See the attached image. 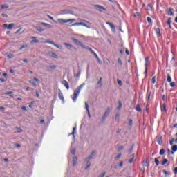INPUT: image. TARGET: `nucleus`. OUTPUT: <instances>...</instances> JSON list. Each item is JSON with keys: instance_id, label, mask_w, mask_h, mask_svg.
Returning a JSON list of instances; mask_svg holds the SVG:
<instances>
[{"instance_id": "a211bd4d", "label": "nucleus", "mask_w": 177, "mask_h": 177, "mask_svg": "<svg viewBox=\"0 0 177 177\" xmlns=\"http://www.w3.org/2000/svg\"><path fill=\"white\" fill-rule=\"evenodd\" d=\"M174 8H172L171 7H170L169 8V11H168V15H169V16H174Z\"/></svg>"}, {"instance_id": "39448f33", "label": "nucleus", "mask_w": 177, "mask_h": 177, "mask_svg": "<svg viewBox=\"0 0 177 177\" xmlns=\"http://www.w3.org/2000/svg\"><path fill=\"white\" fill-rule=\"evenodd\" d=\"M44 44H50L51 45H54L55 48H58V49H63L62 46H59L57 44L52 41H44Z\"/></svg>"}, {"instance_id": "423d86ee", "label": "nucleus", "mask_w": 177, "mask_h": 177, "mask_svg": "<svg viewBox=\"0 0 177 177\" xmlns=\"http://www.w3.org/2000/svg\"><path fill=\"white\" fill-rule=\"evenodd\" d=\"M111 111L110 110V108L108 107L104 113V116L102 117V121H104L106 120V118H107V117H109V115H110Z\"/></svg>"}, {"instance_id": "f03ea898", "label": "nucleus", "mask_w": 177, "mask_h": 177, "mask_svg": "<svg viewBox=\"0 0 177 177\" xmlns=\"http://www.w3.org/2000/svg\"><path fill=\"white\" fill-rule=\"evenodd\" d=\"M84 86H85V83L82 84L74 91L73 97V102H75L77 100V98L78 97L80 93L81 92V89H82Z\"/></svg>"}, {"instance_id": "37998d69", "label": "nucleus", "mask_w": 177, "mask_h": 177, "mask_svg": "<svg viewBox=\"0 0 177 177\" xmlns=\"http://www.w3.org/2000/svg\"><path fill=\"white\" fill-rule=\"evenodd\" d=\"M168 162V159H164L163 161L162 162V165H165Z\"/></svg>"}, {"instance_id": "680f3d73", "label": "nucleus", "mask_w": 177, "mask_h": 177, "mask_svg": "<svg viewBox=\"0 0 177 177\" xmlns=\"http://www.w3.org/2000/svg\"><path fill=\"white\" fill-rule=\"evenodd\" d=\"M147 10H151V5H148L147 6Z\"/></svg>"}, {"instance_id": "6e6552de", "label": "nucleus", "mask_w": 177, "mask_h": 177, "mask_svg": "<svg viewBox=\"0 0 177 177\" xmlns=\"http://www.w3.org/2000/svg\"><path fill=\"white\" fill-rule=\"evenodd\" d=\"M30 39H32L30 41V44L32 45L33 44H39V40L37 39V37L32 36L30 37Z\"/></svg>"}, {"instance_id": "0eeeda50", "label": "nucleus", "mask_w": 177, "mask_h": 177, "mask_svg": "<svg viewBox=\"0 0 177 177\" xmlns=\"http://www.w3.org/2000/svg\"><path fill=\"white\" fill-rule=\"evenodd\" d=\"M93 7L95 8V9H96V10H98V12H102L101 10H106V8L103 7V6L93 5Z\"/></svg>"}, {"instance_id": "3c124183", "label": "nucleus", "mask_w": 177, "mask_h": 177, "mask_svg": "<svg viewBox=\"0 0 177 177\" xmlns=\"http://www.w3.org/2000/svg\"><path fill=\"white\" fill-rule=\"evenodd\" d=\"M70 21H71V23H74V21H75V19H68V23L70 22Z\"/></svg>"}, {"instance_id": "9b49d317", "label": "nucleus", "mask_w": 177, "mask_h": 177, "mask_svg": "<svg viewBox=\"0 0 177 177\" xmlns=\"http://www.w3.org/2000/svg\"><path fill=\"white\" fill-rule=\"evenodd\" d=\"M157 143H158V145H160V146H161V145H162V136H158Z\"/></svg>"}, {"instance_id": "7ed1b4c3", "label": "nucleus", "mask_w": 177, "mask_h": 177, "mask_svg": "<svg viewBox=\"0 0 177 177\" xmlns=\"http://www.w3.org/2000/svg\"><path fill=\"white\" fill-rule=\"evenodd\" d=\"M91 160H92V156H90L84 160V163L86 165V167H84L85 171H88V169L91 168Z\"/></svg>"}, {"instance_id": "49530a36", "label": "nucleus", "mask_w": 177, "mask_h": 177, "mask_svg": "<svg viewBox=\"0 0 177 177\" xmlns=\"http://www.w3.org/2000/svg\"><path fill=\"white\" fill-rule=\"evenodd\" d=\"M71 154H73V156H74V154H75V149H71Z\"/></svg>"}, {"instance_id": "79ce46f5", "label": "nucleus", "mask_w": 177, "mask_h": 177, "mask_svg": "<svg viewBox=\"0 0 177 177\" xmlns=\"http://www.w3.org/2000/svg\"><path fill=\"white\" fill-rule=\"evenodd\" d=\"M144 165H145V167H149V158H147V159H146V161H145V162L144 163Z\"/></svg>"}, {"instance_id": "ddd939ff", "label": "nucleus", "mask_w": 177, "mask_h": 177, "mask_svg": "<svg viewBox=\"0 0 177 177\" xmlns=\"http://www.w3.org/2000/svg\"><path fill=\"white\" fill-rule=\"evenodd\" d=\"M41 24H42V26H45L46 27H48V28H53V26L49 24H46L45 22H41Z\"/></svg>"}, {"instance_id": "a878e982", "label": "nucleus", "mask_w": 177, "mask_h": 177, "mask_svg": "<svg viewBox=\"0 0 177 177\" xmlns=\"http://www.w3.org/2000/svg\"><path fill=\"white\" fill-rule=\"evenodd\" d=\"M136 110L137 111H138L139 113H140L142 111V108L140 107V104H138L136 107Z\"/></svg>"}, {"instance_id": "a19ab883", "label": "nucleus", "mask_w": 177, "mask_h": 177, "mask_svg": "<svg viewBox=\"0 0 177 177\" xmlns=\"http://www.w3.org/2000/svg\"><path fill=\"white\" fill-rule=\"evenodd\" d=\"M57 68V66L56 65L49 66V68H51V70H55Z\"/></svg>"}, {"instance_id": "72a5a7b5", "label": "nucleus", "mask_w": 177, "mask_h": 177, "mask_svg": "<svg viewBox=\"0 0 177 177\" xmlns=\"http://www.w3.org/2000/svg\"><path fill=\"white\" fill-rule=\"evenodd\" d=\"M25 48H28V45H27V44L22 45L20 47L19 50H21L24 49Z\"/></svg>"}, {"instance_id": "2f4dec72", "label": "nucleus", "mask_w": 177, "mask_h": 177, "mask_svg": "<svg viewBox=\"0 0 177 177\" xmlns=\"http://www.w3.org/2000/svg\"><path fill=\"white\" fill-rule=\"evenodd\" d=\"M9 8V6L8 4L1 5V9H8Z\"/></svg>"}, {"instance_id": "e2e57ef3", "label": "nucleus", "mask_w": 177, "mask_h": 177, "mask_svg": "<svg viewBox=\"0 0 177 177\" xmlns=\"http://www.w3.org/2000/svg\"><path fill=\"white\" fill-rule=\"evenodd\" d=\"M133 160H134L133 157L131 158L129 160V164H132V162H133Z\"/></svg>"}, {"instance_id": "6e6d98bb", "label": "nucleus", "mask_w": 177, "mask_h": 177, "mask_svg": "<svg viewBox=\"0 0 177 177\" xmlns=\"http://www.w3.org/2000/svg\"><path fill=\"white\" fill-rule=\"evenodd\" d=\"M21 30H23V28H19L15 32V34H19V32H20V31H21Z\"/></svg>"}, {"instance_id": "8fccbe9b", "label": "nucleus", "mask_w": 177, "mask_h": 177, "mask_svg": "<svg viewBox=\"0 0 177 177\" xmlns=\"http://www.w3.org/2000/svg\"><path fill=\"white\" fill-rule=\"evenodd\" d=\"M155 164L156 165H158L160 164V160H158V159H157V158H155Z\"/></svg>"}, {"instance_id": "4c0bfd02", "label": "nucleus", "mask_w": 177, "mask_h": 177, "mask_svg": "<svg viewBox=\"0 0 177 177\" xmlns=\"http://www.w3.org/2000/svg\"><path fill=\"white\" fill-rule=\"evenodd\" d=\"M102 78L100 77V81L97 82V85H99V86H102L103 85V84L102 83Z\"/></svg>"}, {"instance_id": "864d4df0", "label": "nucleus", "mask_w": 177, "mask_h": 177, "mask_svg": "<svg viewBox=\"0 0 177 177\" xmlns=\"http://www.w3.org/2000/svg\"><path fill=\"white\" fill-rule=\"evenodd\" d=\"M132 124H133L132 119H130V120H129V127H132Z\"/></svg>"}, {"instance_id": "58836bf2", "label": "nucleus", "mask_w": 177, "mask_h": 177, "mask_svg": "<svg viewBox=\"0 0 177 177\" xmlns=\"http://www.w3.org/2000/svg\"><path fill=\"white\" fill-rule=\"evenodd\" d=\"M8 59H13L15 57V55L13 54L10 53L7 55Z\"/></svg>"}, {"instance_id": "774afa93", "label": "nucleus", "mask_w": 177, "mask_h": 177, "mask_svg": "<svg viewBox=\"0 0 177 177\" xmlns=\"http://www.w3.org/2000/svg\"><path fill=\"white\" fill-rule=\"evenodd\" d=\"M174 174H177V167H175V168H174Z\"/></svg>"}, {"instance_id": "de8ad7c7", "label": "nucleus", "mask_w": 177, "mask_h": 177, "mask_svg": "<svg viewBox=\"0 0 177 177\" xmlns=\"http://www.w3.org/2000/svg\"><path fill=\"white\" fill-rule=\"evenodd\" d=\"M174 142H175V140L174 138L169 140V144L171 145V146L174 145Z\"/></svg>"}, {"instance_id": "20e7f679", "label": "nucleus", "mask_w": 177, "mask_h": 177, "mask_svg": "<svg viewBox=\"0 0 177 177\" xmlns=\"http://www.w3.org/2000/svg\"><path fill=\"white\" fill-rule=\"evenodd\" d=\"M74 26H83L84 27H86L87 28H91L86 24L84 22H75L70 26V27H73Z\"/></svg>"}, {"instance_id": "6ab92c4d", "label": "nucleus", "mask_w": 177, "mask_h": 177, "mask_svg": "<svg viewBox=\"0 0 177 177\" xmlns=\"http://www.w3.org/2000/svg\"><path fill=\"white\" fill-rule=\"evenodd\" d=\"M94 56L95 57V59H97L99 64H102V60H100V58H99V57L97 56V54H96V53H94Z\"/></svg>"}, {"instance_id": "2eb2a0df", "label": "nucleus", "mask_w": 177, "mask_h": 177, "mask_svg": "<svg viewBox=\"0 0 177 177\" xmlns=\"http://www.w3.org/2000/svg\"><path fill=\"white\" fill-rule=\"evenodd\" d=\"M75 133H77V126L75 125V127L73 129V132L71 133V135H73V138H75Z\"/></svg>"}, {"instance_id": "c03bdc74", "label": "nucleus", "mask_w": 177, "mask_h": 177, "mask_svg": "<svg viewBox=\"0 0 177 177\" xmlns=\"http://www.w3.org/2000/svg\"><path fill=\"white\" fill-rule=\"evenodd\" d=\"M118 64L119 66H122V62L121 61L120 58L118 59Z\"/></svg>"}, {"instance_id": "b1692460", "label": "nucleus", "mask_w": 177, "mask_h": 177, "mask_svg": "<svg viewBox=\"0 0 177 177\" xmlns=\"http://www.w3.org/2000/svg\"><path fill=\"white\" fill-rule=\"evenodd\" d=\"M59 23H68V19H59Z\"/></svg>"}, {"instance_id": "cd10ccee", "label": "nucleus", "mask_w": 177, "mask_h": 177, "mask_svg": "<svg viewBox=\"0 0 177 177\" xmlns=\"http://www.w3.org/2000/svg\"><path fill=\"white\" fill-rule=\"evenodd\" d=\"M64 45L66 46L67 49H70L71 48H73V45L68 44V43H64Z\"/></svg>"}, {"instance_id": "69168bd1", "label": "nucleus", "mask_w": 177, "mask_h": 177, "mask_svg": "<svg viewBox=\"0 0 177 177\" xmlns=\"http://www.w3.org/2000/svg\"><path fill=\"white\" fill-rule=\"evenodd\" d=\"M37 97H39V92L38 91H36L35 92Z\"/></svg>"}, {"instance_id": "c85d7f7f", "label": "nucleus", "mask_w": 177, "mask_h": 177, "mask_svg": "<svg viewBox=\"0 0 177 177\" xmlns=\"http://www.w3.org/2000/svg\"><path fill=\"white\" fill-rule=\"evenodd\" d=\"M13 27H15V24H10L8 26V30H12V28H13Z\"/></svg>"}, {"instance_id": "f3484780", "label": "nucleus", "mask_w": 177, "mask_h": 177, "mask_svg": "<svg viewBox=\"0 0 177 177\" xmlns=\"http://www.w3.org/2000/svg\"><path fill=\"white\" fill-rule=\"evenodd\" d=\"M106 24H108V26H110V27L113 31H114L115 30V26H114V24H113V23L106 22Z\"/></svg>"}, {"instance_id": "e433bc0d", "label": "nucleus", "mask_w": 177, "mask_h": 177, "mask_svg": "<svg viewBox=\"0 0 177 177\" xmlns=\"http://www.w3.org/2000/svg\"><path fill=\"white\" fill-rule=\"evenodd\" d=\"M165 153V149H162L160 151L159 154H160V156H164Z\"/></svg>"}, {"instance_id": "a18cd8bd", "label": "nucleus", "mask_w": 177, "mask_h": 177, "mask_svg": "<svg viewBox=\"0 0 177 177\" xmlns=\"http://www.w3.org/2000/svg\"><path fill=\"white\" fill-rule=\"evenodd\" d=\"M135 17H140V12H136L134 14Z\"/></svg>"}, {"instance_id": "393cba45", "label": "nucleus", "mask_w": 177, "mask_h": 177, "mask_svg": "<svg viewBox=\"0 0 177 177\" xmlns=\"http://www.w3.org/2000/svg\"><path fill=\"white\" fill-rule=\"evenodd\" d=\"M149 64H150V61H149V58L147 57L145 58V68H147V66H149Z\"/></svg>"}, {"instance_id": "5fc2aeb1", "label": "nucleus", "mask_w": 177, "mask_h": 177, "mask_svg": "<svg viewBox=\"0 0 177 177\" xmlns=\"http://www.w3.org/2000/svg\"><path fill=\"white\" fill-rule=\"evenodd\" d=\"M117 81H118V85H120V86H121V85H122V82L120 80H118V79Z\"/></svg>"}, {"instance_id": "aec40b11", "label": "nucleus", "mask_w": 177, "mask_h": 177, "mask_svg": "<svg viewBox=\"0 0 177 177\" xmlns=\"http://www.w3.org/2000/svg\"><path fill=\"white\" fill-rule=\"evenodd\" d=\"M35 29L37 30V31H39V32H43V31H45V30H44V28H42L39 26H35Z\"/></svg>"}, {"instance_id": "13d9d810", "label": "nucleus", "mask_w": 177, "mask_h": 177, "mask_svg": "<svg viewBox=\"0 0 177 177\" xmlns=\"http://www.w3.org/2000/svg\"><path fill=\"white\" fill-rule=\"evenodd\" d=\"M97 154V153L96 152V151H93L91 156H96Z\"/></svg>"}, {"instance_id": "bb28decb", "label": "nucleus", "mask_w": 177, "mask_h": 177, "mask_svg": "<svg viewBox=\"0 0 177 177\" xmlns=\"http://www.w3.org/2000/svg\"><path fill=\"white\" fill-rule=\"evenodd\" d=\"M156 33L158 37L161 36V30H160V28H158L156 29Z\"/></svg>"}, {"instance_id": "f704fd0d", "label": "nucleus", "mask_w": 177, "mask_h": 177, "mask_svg": "<svg viewBox=\"0 0 177 177\" xmlns=\"http://www.w3.org/2000/svg\"><path fill=\"white\" fill-rule=\"evenodd\" d=\"M87 50H88V52H91V53H93V55H95V51H93V50H92L90 47H86Z\"/></svg>"}, {"instance_id": "c9c22d12", "label": "nucleus", "mask_w": 177, "mask_h": 177, "mask_svg": "<svg viewBox=\"0 0 177 177\" xmlns=\"http://www.w3.org/2000/svg\"><path fill=\"white\" fill-rule=\"evenodd\" d=\"M122 108V104L121 103V101H119V105L117 107L118 110H121V109Z\"/></svg>"}, {"instance_id": "412c9836", "label": "nucleus", "mask_w": 177, "mask_h": 177, "mask_svg": "<svg viewBox=\"0 0 177 177\" xmlns=\"http://www.w3.org/2000/svg\"><path fill=\"white\" fill-rule=\"evenodd\" d=\"M72 41L73 43L75 44V45H80V44L81 43V41H80L78 39L74 38H72Z\"/></svg>"}, {"instance_id": "473e14b6", "label": "nucleus", "mask_w": 177, "mask_h": 177, "mask_svg": "<svg viewBox=\"0 0 177 177\" xmlns=\"http://www.w3.org/2000/svg\"><path fill=\"white\" fill-rule=\"evenodd\" d=\"M58 96L61 100H64V97H63V93H59Z\"/></svg>"}, {"instance_id": "0e129e2a", "label": "nucleus", "mask_w": 177, "mask_h": 177, "mask_svg": "<svg viewBox=\"0 0 177 177\" xmlns=\"http://www.w3.org/2000/svg\"><path fill=\"white\" fill-rule=\"evenodd\" d=\"M152 84H156V76L152 78Z\"/></svg>"}, {"instance_id": "bf43d9fd", "label": "nucleus", "mask_w": 177, "mask_h": 177, "mask_svg": "<svg viewBox=\"0 0 177 177\" xmlns=\"http://www.w3.org/2000/svg\"><path fill=\"white\" fill-rule=\"evenodd\" d=\"M175 85H176V84L174 82L170 83V86H171V88H174L175 86Z\"/></svg>"}, {"instance_id": "09e8293b", "label": "nucleus", "mask_w": 177, "mask_h": 177, "mask_svg": "<svg viewBox=\"0 0 177 177\" xmlns=\"http://www.w3.org/2000/svg\"><path fill=\"white\" fill-rule=\"evenodd\" d=\"M163 111L167 113V105L165 104H163Z\"/></svg>"}, {"instance_id": "603ef678", "label": "nucleus", "mask_w": 177, "mask_h": 177, "mask_svg": "<svg viewBox=\"0 0 177 177\" xmlns=\"http://www.w3.org/2000/svg\"><path fill=\"white\" fill-rule=\"evenodd\" d=\"M147 19L148 23H149V24H151V18L150 17H148L147 18Z\"/></svg>"}, {"instance_id": "338daca9", "label": "nucleus", "mask_w": 177, "mask_h": 177, "mask_svg": "<svg viewBox=\"0 0 177 177\" xmlns=\"http://www.w3.org/2000/svg\"><path fill=\"white\" fill-rule=\"evenodd\" d=\"M1 16L3 17H6V18H8V15H6V14H1Z\"/></svg>"}, {"instance_id": "f8f14e48", "label": "nucleus", "mask_w": 177, "mask_h": 177, "mask_svg": "<svg viewBox=\"0 0 177 177\" xmlns=\"http://www.w3.org/2000/svg\"><path fill=\"white\" fill-rule=\"evenodd\" d=\"M62 84L66 88V89H70V86L68 85V82L67 81L63 80Z\"/></svg>"}, {"instance_id": "1a4fd4ad", "label": "nucleus", "mask_w": 177, "mask_h": 177, "mask_svg": "<svg viewBox=\"0 0 177 177\" xmlns=\"http://www.w3.org/2000/svg\"><path fill=\"white\" fill-rule=\"evenodd\" d=\"M84 104H85V109L88 113V118H91V112L89 111V105H88L87 102H85Z\"/></svg>"}, {"instance_id": "052dcab7", "label": "nucleus", "mask_w": 177, "mask_h": 177, "mask_svg": "<svg viewBox=\"0 0 177 177\" xmlns=\"http://www.w3.org/2000/svg\"><path fill=\"white\" fill-rule=\"evenodd\" d=\"M9 26V24H4L3 25V27L4 28H7L8 29V27Z\"/></svg>"}, {"instance_id": "9d476101", "label": "nucleus", "mask_w": 177, "mask_h": 177, "mask_svg": "<svg viewBox=\"0 0 177 177\" xmlns=\"http://www.w3.org/2000/svg\"><path fill=\"white\" fill-rule=\"evenodd\" d=\"M63 12L64 15H74V11L71 10H64Z\"/></svg>"}, {"instance_id": "f257e3e1", "label": "nucleus", "mask_w": 177, "mask_h": 177, "mask_svg": "<svg viewBox=\"0 0 177 177\" xmlns=\"http://www.w3.org/2000/svg\"><path fill=\"white\" fill-rule=\"evenodd\" d=\"M133 146H135L134 144H132L131 145H123V146H119L117 148V151H122V150H124V149H125V147H127V149L129 148V149H127V151L128 154H131L132 153V150H133Z\"/></svg>"}, {"instance_id": "ea45409f", "label": "nucleus", "mask_w": 177, "mask_h": 177, "mask_svg": "<svg viewBox=\"0 0 177 177\" xmlns=\"http://www.w3.org/2000/svg\"><path fill=\"white\" fill-rule=\"evenodd\" d=\"M119 119H120V113H117L115 115V121H118Z\"/></svg>"}, {"instance_id": "5701e85b", "label": "nucleus", "mask_w": 177, "mask_h": 177, "mask_svg": "<svg viewBox=\"0 0 177 177\" xmlns=\"http://www.w3.org/2000/svg\"><path fill=\"white\" fill-rule=\"evenodd\" d=\"M4 95H10V97H15V96L13 95L12 91H7L4 93Z\"/></svg>"}, {"instance_id": "4d7b16f0", "label": "nucleus", "mask_w": 177, "mask_h": 177, "mask_svg": "<svg viewBox=\"0 0 177 177\" xmlns=\"http://www.w3.org/2000/svg\"><path fill=\"white\" fill-rule=\"evenodd\" d=\"M171 22H172V20L171 19V18H168L167 24L169 25V24H171Z\"/></svg>"}, {"instance_id": "dca6fc26", "label": "nucleus", "mask_w": 177, "mask_h": 177, "mask_svg": "<svg viewBox=\"0 0 177 177\" xmlns=\"http://www.w3.org/2000/svg\"><path fill=\"white\" fill-rule=\"evenodd\" d=\"M77 156H73V167H76L77 166Z\"/></svg>"}, {"instance_id": "4be33fe9", "label": "nucleus", "mask_w": 177, "mask_h": 177, "mask_svg": "<svg viewBox=\"0 0 177 177\" xmlns=\"http://www.w3.org/2000/svg\"><path fill=\"white\" fill-rule=\"evenodd\" d=\"M50 56L51 57H53L54 59H59V56H57V55H56V53H51L50 54Z\"/></svg>"}, {"instance_id": "4468645a", "label": "nucleus", "mask_w": 177, "mask_h": 177, "mask_svg": "<svg viewBox=\"0 0 177 177\" xmlns=\"http://www.w3.org/2000/svg\"><path fill=\"white\" fill-rule=\"evenodd\" d=\"M171 154L174 155V153H175V151H177V145H173L171 147Z\"/></svg>"}, {"instance_id": "c756f323", "label": "nucleus", "mask_w": 177, "mask_h": 177, "mask_svg": "<svg viewBox=\"0 0 177 177\" xmlns=\"http://www.w3.org/2000/svg\"><path fill=\"white\" fill-rule=\"evenodd\" d=\"M167 82H172V79L171 78V75L167 74Z\"/></svg>"}, {"instance_id": "7c9ffc66", "label": "nucleus", "mask_w": 177, "mask_h": 177, "mask_svg": "<svg viewBox=\"0 0 177 177\" xmlns=\"http://www.w3.org/2000/svg\"><path fill=\"white\" fill-rule=\"evenodd\" d=\"M79 45L82 48V49H86L87 48V46H86L82 42H80Z\"/></svg>"}]
</instances>
